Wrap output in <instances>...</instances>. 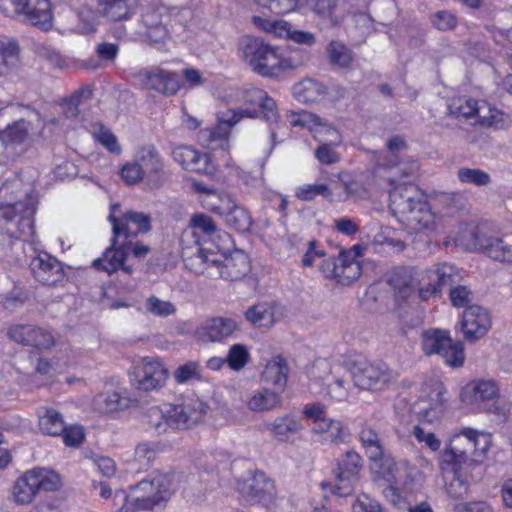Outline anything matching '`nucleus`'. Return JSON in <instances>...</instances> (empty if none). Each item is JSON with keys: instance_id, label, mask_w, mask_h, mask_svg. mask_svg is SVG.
Segmentation results:
<instances>
[{"instance_id": "obj_55", "label": "nucleus", "mask_w": 512, "mask_h": 512, "mask_svg": "<svg viewBox=\"0 0 512 512\" xmlns=\"http://www.w3.org/2000/svg\"><path fill=\"white\" fill-rule=\"evenodd\" d=\"M361 467V456L354 451H347L342 456V458L338 460L337 469L335 472L341 473V475L358 477Z\"/></svg>"}, {"instance_id": "obj_6", "label": "nucleus", "mask_w": 512, "mask_h": 512, "mask_svg": "<svg viewBox=\"0 0 512 512\" xmlns=\"http://www.w3.org/2000/svg\"><path fill=\"white\" fill-rule=\"evenodd\" d=\"M240 51L243 60L252 71L263 77H277L281 72L297 67L290 58L282 57L277 47L261 38L243 37L240 42Z\"/></svg>"}, {"instance_id": "obj_20", "label": "nucleus", "mask_w": 512, "mask_h": 512, "mask_svg": "<svg viewBox=\"0 0 512 512\" xmlns=\"http://www.w3.org/2000/svg\"><path fill=\"white\" fill-rule=\"evenodd\" d=\"M30 269L33 277L44 285H56L65 276L61 262L46 252L31 260Z\"/></svg>"}, {"instance_id": "obj_15", "label": "nucleus", "mask_w": 512, "mask_h": 512, "mask_svg": "<svg viewBox=\"0 0 512 512\" xmlns=\"http://www.w3.org/2000/svg\"><path fill=\"white\" fill-rule=\"evenodd\" d=\"M455 277L456 269L448 263L437 264L427 269L420 281V298L428 300L438 295L442 287L452 285L455 282Z\"/></svg>"}, {"instance_id": "obj_42", "label": "nucleus", "mask_w": 512, "mask_h": 512, "mask_svg": "<svg viewBox=\"0 0 512 512\" xmlns=\"http://www.w3.org/2000/svg\"><path fill=\"white\" fill-rule=\"evenodd\" d=\"M280 405V394L268 389L256 391L247 402L248 408L254 412L273 410Z\"/></svg>"}, {"instance_id": "obj_3", "label": "nucleus", "mask_w": 512, "mask_h": 512, "mask_svg": "<svg viewBox=\"0 0 512 512\" xmlns=\"http://www.w3.org/2000/svg\"><path fill=\"white\" fill-rule=\"evenodd\" d=\"M23 182L18 176L6 180L0 187V203L5 207L4 217L17 223L20 235H33V216L36 199L32 189L23 190Z\"/></svg>"}, {"instance_id": "obj_5", "label": "nucleus", "mask_w": 512, "mask_h": 512, "mask_svg": "<svg viewBox=\"0 0 512 512\" xmlns=\"http://www.w3.org/2000/svg\"><path fill=\"white\" fill-rule=\"evenodd\" d=\"M208 411V405L197 397L187 398L181 404L163 411L157 406L147 411L148 424L158 434L167 433L170 427L189 429L199 423Z\"/></svg>"}, {"instance_id": "obj_8", "label": "nucleus", "mask_w": 512, "mask_h": 512, "mask_svg": "<svg viewBox=\"0 0 512 512\" xmlns=\"http://www.w3.org/2000/svg\"><path fill=\"white\" fill-rule=\"evenodd\" d=\"M354 385L362 390L383 391L398 379V373L382 361L358 359L348 363Z\"/></svg>"}, {"instance_id": "obj_53", "label": "nucleus", "mask_w": 512, "mask_h": 512, "mask_svg": "<svg viewBox=\"0 0 512 512\" xmlns=\"http://www.w3.org/2000/svg\"><path fill=\"white\" fill-rule=\"evenodd\" d=\"M226 361L231 370H242L250 361V352L247 346L240 343L233 344L228 350Z\"/></svg>"}, {"instance_id": "obj_37", "label": "nucleus", "mask_w": 512, "mask_h": 512, "mask_svg": "<svg viewBox=\"0 0 512 512\" xmlns=\"http://www.w3.org/2000/svg\"><path fill=\"white\" fill-rule=\"evenodd\" d=\"M264 426L267 431L281 441L288 440L302 429L301 423L290 414L277 417L274 421L265 423Z\"/></svg>"}, {"instance_id": "obj_17", "label": "nucleus", "mask_w": 512, "mask_h": 512, "mask_svg": "<svg viewBox=\"0 0 512 512\" xmlns=\"http://www.w3.org/2000/svg\"><path fill=\"white\" fill-rule=\"evenodd\" d=\"M171 156L184 170L204 175H214L216 171V166L208 154L201 153L190 146L180 145L175 147Z\"/></svg>"}, {"instance_id": "obj_28", "label": "nucleus", "mask_w": 512, "mask_h": 512, "mask_svg": "<svg viewBox=\"0 0 512 512\" xmlns=\"http://www.w3.org/2000/svg\"><path fill=\"white\" fill-rule=\"evenodd\" d=\"M182 259L185 267L194 273L203 274L210 278H214L218 274L216 272L217 265H219L218 253L214 251L203 248L192 253L186 251Z\"/></svg>"}, {"instance_id": "obj_2", "label": "nucleus", "mask_w": 512, "mask_h": 512, "mask_svg": "<svg viewBox=\"0 0 512 512\" xmlns=\"http://www.w3.org/2000/svg\"><path fill=\"white\" fill-rule=\"evenodd\" d=\"M488 448L489 437L486 434L465 428L451 438L448 448L440 457V469L470 468L480 464Z\"/></svg>"}, {"instance_id": "obj_34", "label": "nucleus", "mask_w": 512, "mask_h": 512, "mask_svg": "<svg viewBox=\"0 0 512 512\" xmlns=\"http://www.w3.org/2000/svg\"><path fill=\"white\" fill-rule=\"evenodd\" d=\"M246 493L255 502L269 504L275 496L274 483L263 472H257L247 481Z\"/></svg>"}, {"instance_id": "obj_58", "label": "nucleus", "mask_w": 512, "mask_h": 512, "mask_svg": "<svg viewBox=\"0 0 512 512\" xmlns=\"http://www.w3.org/2000/svg\"><path fill=\"white\" fill-rule=\"evenodd\" d=\"M252 22L255 26L263 29L264 31L274 33L279 37H288L291 32L290 24L284 20L271 21L260 16H253Z\"/></svg>"}, {"instance_id": "obj_63", "label": "nucleus", "mask_w": 512, "mask_h": 512, "mask_svg": "<svg viewBox=\"0 0 512 512\" xmlns=\"http://www.w3.org/2000/svg\"><path fill=\"white\" fill-rule=\"evenodd\" d=\"M430 21L432 25L439 31L452 30L458 24L456 16L447 10H441L431 14Z\"/></svg>"}, {"instance_id": "obj_47", "label": "nucleus", "mask_w": 512, "mask_h": 512, "mask_svg": "<svg viewBox=\"0 0 512 512\" xmlns=\"http://www.w3.org/2000/svg\"><path fill=\"white\" fill-rule=\"evenodd\" d=\"M65 422L60 412L53 408H45L39 415L40 430L50 436H59L64 431Z\"/></svg>"}, {"instance_id": "obj_25", "label": "nucleus", "mask_w": 512, "mask_h": 512, "mask_svg": "<svg viewBox=\"0 0 512 512\" xmlns=\"http://www.w3.org/2000/svg\"><path fill=\"white\" fill-rule=\"evenodd\" d=\"M218 264L214 278H222L237 281L246 276L250 271L248 257L243 252H236L230 256L218 254Z\"/></svg>"}, {"instance_id": "obj_62", "label": "nucleus", "mask_w": 512, "mask_h": 512, "mask_svg": "<svg viewBox=\"0 0 512 512\" xmlns=\"http://www.w3.org/2000/svg\"><path fill=\"white\" fill-rule=\"evenodd\" d=\"M358 477L350 475H341V473L335 472V480L331 486V492L340 497L350 495L354 490V485L357 482Z\"/></svg>"}, {"instance_id": "obj_22", "label": "nucleus", "mask_w": 512, "mask_h": 512, "mask_svg": "<svg viewBox=\"0 0 512 512\" xmlns=\"http://www.w3.org/2000/svg\"><path fill=\"white\" fill-rule=\"evenodd\" d=\"M143 86L164 96L175 95L180 89V80L175 72L153 68L140 74Z\"/></svg>"}, {"instance_id": "obj_16", "label": "nucleus", "mask_w": 512, "mask_h": 512, "mask_svg": "<svg viewBox=\"0 0 512 512\" xmlns=\"http://www.w3.org/2000/svg\"><path fill=\"white\" fill-rule=\"evenodd\" d=\"M168 371L163 364L153 358H144L141 365L134 368L133 381L137 389L151 391L161 388L166 382Z\"/></svg>"}, {"instance_id": "obj_35", "label": "nucleus", "mask_w": 512, "mask_h": 512, "mask_svg": "<svg viewBox=\"0 0 512 512\" xmlns=\"http://www.w3.org/2000/svg\"><path fill=\"white\" fill-rule=\"evenodd\" d=\"M20 64V47L15 39L0 41V76L17 70Z\"/></svg>"}, {"instance_id": "obj_38", "label": "nucleus", "mask_w": 512, "mask_h": 512, "mask_svg": "<svg viewBox=\"0 0 512 512\" xmlns=\"http://www.w3.org/2000/svg\"><path fill=\"white\" fill-rule=\"evenodd\" d=\"M358 438L371 461L383 457V444L378 433L371 425L364 423L359 430Z\"/></svg>"}, {"instance_id": "obj_29", "label": "nucleus", "mask_w": 512, "mask_h": 512, "mask_svg": "<svg viewBox=\"0 0 512 512\" xmlns=\"http://www.w3.org/2000/svg\"><path fill=\"white\" fill-rule=\"evenodd\" d=\"M98 16L109 22L130 20L135 14L134 0H96Z\"/></svg>"}, {"instance_id": "obj_61", "label": "nucleus", "mask_w": 512, "mask_h": 512, "mask_svg": "<svg viewBox=\"0 0 512 512\" xmlns=\"http://www.w3.org/2000/svg\"><path fill=\"white\" fill-rule=\"evenodd\" d=\"M303 257L301 265L303 267H312L316 260H320L326 256L325 250L321 247L320 243L316 240H309L303 243Z\"/></svg>"}, {"instance_id": "obj_64", "label": "nucleus", "mask_w": 512, "mask_h": 512, "mask_svg": "<svg viewBox=\"0 0 512 512\" xmlns=\"http://www.w3.org/2000/svg\"><path fill=\"white\" fill-rule=\"evenodd\" d=\"M174 378L180 384L186 383L192 379L199 380L201 378L199 363L195 361H189L183 365H180L174 371Z\"/></svg>"}, {"instance_id": "obj_52", "label": "nucleus", "mask_w": 512, "mask_h": 512, "mask_svg": "<svg viewBox=\"0 0 512 512\" xmlns=\"http://www.w3.org/2000/svg\"><path fill=\"white\" fill-rule=\"evenodd\" d=\"M229 208L230 209L222 216L227 225L240 232L248 231L252 224L251 217L248 212L244 208L236 205L234 202L233 207Z\"/></svg>"}, {"instance_id": "obj_41", "label": "nucleus", "mask_w": 512, "mask_h": 512, "mask_svg": "<svg viewBox=\"0 0 512 512\" xmlns=\"http://www.w3.org/2000/svg\"><path fill=\"white\" fill-rule=\"evenodd\" d=\"M313 432L322 436V441L335 443L345 437L344 427L341 421L329 417L319 419L312 426Z\"/></svg>"}, {"instance_id": "obj_26", "label": "nucleus", "mask_w": 512, "mask_h": 512, "mask_svg": "<svg viewBox=\"0 0 512 512\" xmlns=\"http://www.w3.org/2000/svg\"><path fill=\"white\" fill-rule=\"evenodd\" d=\"M133 400L127 389L120 388L115 390H107L98 394L94 400V408L103 414L116 413L123 411L134 405Z\"/></svg>"}, {"instance_id": "obj_33", "label": "nucleus", "mask_w": 512, "mask_h": 512, "mask_svg": "<svg viewBox=\"0 0 512 512\" xmlns=\"http://www.w3.org/2000/svg\"><path fill=\"white\" fill-rule=\"evenodd\" d=\"M173 474L155 472L149 479L139 482L140 490L149 493L151 496H159V503L166 501L173 493Z\"/></svg>"}, {"instance_id": "obj_31", "label": "nucleus", "mask_w": 512, "mask_h": 512, "mask_svg": "<svg viewBox=\"0 0 512 512\" xmlns=\"http://www.w3.org/2000/svg\"><path fill=\"white\" fill-rule=\"evenodd\" d=\"M244 317L253 327L270 329L279 319V307L274 302H258L245 310Z\"/></svg>"}, {"instance_id": "obj_56", "label": "nucleus", "mask_w": 512, "mask_h": 512, "mask_svg": "<svg viewBox=\"0 0 512 512\" xmlns=\"http://www.w3.org/2000/svg\"><path fill=\"white\" fill-rule=\"evenodd\" d=\"M203 206L211 212L220 215L221 217L225 212L233 207V200L230 196L218 193H210L202 200Z\"/></svg>"}, {"instance_id": "obj_7", "label": "nucleus", "mask_w": 512, "mask_h": 512, "mask_svg": "<svg viewBox=\"0 0 512 512\" xmlns=\"http://www.w3.org/2000/svg\"><path fill=\"white\" fill-rule=\"evenodd\" d=\"M462 402L473 409L505 417L510 404L500 397L498 383L491 378H477L461 390Z\"/></svg>"}, {"instance_id": "obj_36", "label": "nucleus", "mask_w": 512, "mask_h": 512, "mask_svg": "<svg viewBox=\"0 0 512 512\" xmlns=\"http://www.w3.org/2000/svg\"><path fill=\"white\" fill-rule=\"evenodd\" d=\"M469 468L466 467H455V469L441 470L444 474H451L452 477L446 483L447 495L455 500L463 499L468 495L469 492V481L466 477Z\"/></svg>"}, {"instance_id": "obj_46", "label": "nucleus", "mask_w": 512, "mask_h": 512, "mask_svg": "<svg viewBox=\"0 0 512 512\" xmlns=\"http://www.w3.org/2000/svg\"><path fill=\"white\" fill-rule=\"evenodd\" d=\"M326 55L333 67L347 68L353 61L352 51L339 40H332L328 43Z\"/></svg>"}, {"instance_id": "obj_49", "label": "nucleus", "mask_w": 512, "mask_h": 512, "mask_svg": "<svg viewBox=\"0 0 512 512\" xmlns=\"http://www.w3.org/2000/svg\"><path fill=\"white\" fill-rule=\"evenodd\" d=\"M414 274L411 267H396L387 275V283L404 296L412 287Z\"/></svg>"}, {"instance_id": "obj_18", "label": "nucleus", "mask_w": 512, "mask_h": 512, "mask_svg": "<svg viewBox=\"0 0 512 512\" xmlns=\"http://www.w3.org/2000/svg\"><path fill=\"white\" fill-rule=\"evenodd\" d=\"M137 160L143 167L142 171L147 183L153 188L162 186L167 178V173L163 158L157 148L154 145L142 147L138 152Z\"/></svg>"}, {"instance_id": "obj_44", "label": "nucleus", "mask_w": 512, "mask_h": 512, "mask_svg": "<svg viewBox=\"0 0 512 512\" xmlns=\"http://www.w3.org/2000/svg\"><path fill=\"white\" fill-rule=\"evenodd\" d=\"M31 478L33 474L28 470L16 480L13 486V497L16 503L29 504L35 498L38 490Z\"/></svg>"}, {"instance_id": "obj_51", "label": "nucleus", "mask_w": 512, "mask_h": 512, "mask_svg": "<svg viewBox=\"0 0 512 512\" xmlns=\"http://www.w3.org/2000/svg\"><path fill=\"white\" fill-rule=\"evenodd\" d=\"M339 366H334L331 370V379L327 378V393L336 401H345L349 398L350 384L343 377L337 375Z\"/></svg>"}, {"instance_id": "obj_12", "label": "nucleus", "mask_w": 512, "mask_h": 512, "mask_svg": "<svg viewBox=\"0 0 512 512\" xmlns=\"http://www.w3.org/2000/svg\"><path fill=\"white\" fill-rule=\"evenodd\" d=\"M118 208L117 204L111 206L114 211ZM112 224L114 241L121 238H136L140 233H147L151 229V218L142 212L127 211L122 217L118 218L111 212L108 216Z\"/></svg>"}, {"instance_id": "obj_50", "label": "nucleus", "mask_w": 512, "mask_h": 512, "mask_svg": "<svg viewBox=\"0 0 512 512\" xmlns=\"http://www.w3.org/2000/svg\"><path fill=\"white\" fill-rule=\"evenodd\" d=\"M30 472L33 474L31 479L35 483L38 492H52L60 487V477L54 471L45 468H34Z\"/></svg>"}, {"instance_id": "obj_39", "label": "nucleus", "mask_w": 512, "mask_h": 512, "mask_svg": "<svg viewBox=\"0 0 512 512\" xmlns=\"http://www.w3.org/2000/svg\"><path fill=\"white\" fill-rule=\"evenodd\" d=\"M325 93V87L314 79H304L293 86V96L302 103L317 102Z\"/></svg>"}, {"instance_id": "obj_60", "label": "nucleus", "mask_w": 512, "mask_h": 512, "mask_svg": "<svg viewBox=\"0 0 512 512\" xmlns=\"http://www.w3.org/2000/svg\"><path fill=\"white\" fill-rule=\"evenodd\" d=\"M94 137L103 145L109 152L114 154L121 153V146L115 134L103 125H99L94 130Z\"/></svg>"}, {"instance_id": "obj_30", "label": "nucleus", "mask_w": 512, "mask_h": 512, "mask_svg": "<svg viewBox=\"0 0 512 512\" xmlns=\"http://www.w3.org/2000/svg\"><path fill=\"white\" fill-rule=\"evenodd\" d=\"M310 7L325 27H337L345 18L348 9L339 0H313Z\"/></svg>"}, {"instance_id": "obj_43", "label": "nucleus", "mask_w": 512, "mask_h": 512, "mask_svg": "<svg viewBox=\"0 0 512 512\" xmlns=\"http://www.w3.org/2000/svg\"><path fill=\"white\" fill-rule=\"evenodd\" d=\"M361 275L360 263L351 255L350 252L342 251L340 253V265L337 275V282L342 285H349L357 280Z\"/></svg>"}, {"instance_id": "obj_59", "label": "nucleus", "mask_w": 512, "mask_h": 512, "mask_svg": "<svg viewBox=\"0 0 512 512\" xmlns=\"http://www.w3.org/2000/svg\"><path fill=\"white\" fill-rule=\"evenodd\" d=\"M159 452V443L143 442L135 448L134 458L142 467H149Z\"/></svg>"}, {"instance_id": "obj_23", "label": "nucleus", "mask_w": 512, "mask_h": 512, "mask_svg": "<svg viewBox=\"0 0 512 512\" xmlns=\"http://www.w3.org/2000/svg\"><path fill=\"white\" fill-rule=\"evenodd\" d=\"M238 325L235 320L225 317H213L205 320L196 330L198 338L204 342H220L230 337Z\"/></svg>"}, {"instance_id": "obj_11", "label": "nucleus", "mask_w": 512, "mask_h": 512, "mask_svg": "<svg viewBox=\"0 0 512 512\" xmlns=\"http://www.w3.org/2000/svg\"><path fill=\"white\" fill-rule=\"evenodd\" d=\"M169 15L160 7L149 5L142 8L136 35L150 45H163L170 39Z\"/></svg>"}, {"instance_id": "obj_21", "label": "nucleus", "mask_w": 512, "mask_h": 512, "mask_svg": "<svg viewBox=\"0 0 512 512\" xmlns=\"http://www.w3.org/2000/svg\"><path fill=\"white\" fill-rule=\"evenodd\" d=\"M113 501L119 512H139L151 510L159 504V496L144 493V490H140L138 483L132 488L130 494L124 490L116 491Z\"/></svg>"}, {"instance_id": "obj_48", "label": "nucleus", "mask_w": 512, "mask_h": 512, "mask_svg": "<svg viewBox=\"0 0 512 512\" xmlns=\"http://www.w3.org/2000/svg\"><path fill=\"white\" fill-rule=\"evenodd\" d=\"M475 124L496 129L505 126L504 113L495 107H491L486 101H480Z\"/></svg>"}, {"instance_id": "obj_10", "label": "nucleus", "mask_w": 512, "mask_h": 512, "mask_svg": "<svg viewBox=\"0 0 512 512\" xmlns=\"http://www.w3.org/2000/svg\"><path fill=\"white\" fill-rule=\"evenodd\" d=\"M422 350L425 355H439L451 368H460L465 362L464 345L453 341L447 330L431 328L422 333Z\"/></svg>"}, {"instance_id": "obj_54", "label": "nucleus", "mask_w": 512, "mask_h": 512, "mask_svg": "<svg viewBox=\"0 0 512 512\" xmlns=\"http://www.w3.org/2000/svg\"><path fill=\"white\" fill-rule=\"evenodd\" d=\"M144 308L147 313L160 318H166L176 313V307L172 302L162 300L154 295L146 299Z\"/></svg>"}, {"instance_id": "obj_19", "label": "nucleus", "mask_w": 512, "mask_h": 512, "mask_svg": "<svg viewBox=\"0 0 512 512\" xmlns=\"http://www.w3.org/2000/svg\"><path fill=\"white\" fill-rule=\"evenodd\" d=\"M490 328L491 318L485 308L478 305H470L464 310L461 329L466 340L476 341L485 336Z\"/></svg>"}, {"instance_id": "obj_57", "label": "nucleus", "mask_w": 512, "mask_h": 512, "mask_svg": "<svg viewBox=\"0 0 512 512\" xmlns=\"http://www.w3.org/2000/svg\"><path fill=\"white\" fill-rule=\"evenodd\" d=\"M457 177L461 183L473 184L475 186H485L491 181L490 175L475 168L462 167L457 171Z\"/></svg>"}, {"instance_id": "obj_32", "label": "nucleus", "mask_w": 512, "mask_h": 512, "mask_svg": "<svg viewBox=\"0 0 512 512\" xmlns=\"http://www.w3.org/2000/svg\"><path fill=\"white\" fill-rule=\"evenodd\" d=\"M30 125L24 119L8 124L0 129V135L8 148H11L16 160L26 151V141L29 137Z\"/></svg>"}, {"instance_id": "obj_9", "label": "nucleus", "mask_w": 512, "mask_h": 512, "mask_svg": "<svg viewBox=\"0 0 512 512\" xmlns=\"http://www.w3.org/2000/svg\"><path fill=\"white\" fill-rule=\"evenodd\" d=\"M0 11L8 17H20L23 23L42 31L53 27L50 0H0Z\"/></svg>"}, {"instance_id": "obj_40", "label": "nucleus", "mask_w": 512, "mask_h": 512, "mask_svg": "<svg viewBox=\"0 0 512 512\" xmlns=\"http://www.w3.org/2000/svg\"><path fill=\"white\" fill-rule=\"evenodd\" d=\"M288 370L287 361L281 356H275L266 364L262 372V379L283 388L287 382Z\"/></svg>"}, {"instance_id": "obj_27", "label": "nucleus", "mask_w": 512, "mask_h": 512, "mask_svg": "<svg viewBox=\"0 0 512 512\" xmlns=\"http://www.w3.org/2000/svg\"><path fill=\"white\" fill-rule=\"evenodd\" d=\"M125 251L123 250L121 239L114 241V235L111 239V245L105 250L103 256L94 260L93 266L98 270H103L108 274L122 269L125 273H132V266L126 265Z\"/></svg>"}, {"instance_id": "obj_24", "label": "nucleus", "mask_w": 512, "mask_h": 512, "mask_svg": "<svg viewBox=\"0 0 512 512\" xmlns=\"http://www.w3.org/2000/svg\"><path fill=\"white\" fill-rule=\"evenodd\" d=\"M475 245L479 251L492 260L512 264V244L508 243L504 238L493 235L476 234Z\"/></svg>"}, {"instance_id": "obj_13", "label": "nucleus", "mask_w": 512, "mask_h": 512, "mask_svg": "<svg viewBox=\"0 0 512 512\" xmlns=\"http://www.w3.org/2000/svg\"><path fill=\"white\" fill-rule=\"evenodd\" d=\"M308 121L314 123L315 126L323 127L326 133L330 136V139L315 150L316 159L324 165L335 164L340 161L339 154L334 150L335 146H338L342 139L341 135L332 127L323 125L321 118L314 114L304 113L302 115L293 116L291 124L293 126H304Z\"/></svg>"}, {"instance_id": "obj_45", "label": "nucleus", "mask_w": 512, "mask_h": 512, "mask_svg": "<svg viewBox=\"0 0 512 512\" xmlns=\"http://www.w3.org/2000/svg\"><path fill=\"white\" fill-rule=\"evenodd\" d=\"M480 101L467 97H458L451 100L448 105L449 114L458 120L475 119Z\"/></svg>"}, {"instance_id": "obj_4", "label": "nucleus", "mask_w": 512, "mask_h": 512, "mask_svg": "<svg viewBox=\"0 0 512 512\" xmlns=\"http://www.w3.org/2000/svg\"><path fill=\"white\" fill-rule=\"evenodd\" d=\"M241 100L247 106L223 113L219 118L220 124L232 127L243 117L256 118L260 114L269 124H276L279 120V113L276 102L264 90L251 87L242 91ZM221 125L210 132L212 141L226 137V132L220 133Z\"/></svg>"}, {"instance_id": "obj_1", "label": "nucleus", "mask_w": 512, "mask_h": 512, "mask_svg": "<svg viewBox=\"0 0 512 512\" xmlns=\"http://www.w3.org/2000/svg\"><path fill=\"white\" fill-rule=\"evenodd\" d=\"M416 165L402 167L397 157L388 159V155H379L373 169L375 185L389 193L390 208L400 215L416 230L436 232L446 217H451L457 208L453 205L454 196L442 194L436 202L443 209L436 212L427 202L424 194L410 182L399 183L403 177L411 175Z\"/></svg>"}, {"instance_id": "obj_14", "label": "nucleus", "mask_w": 512, "mask_h": 512, "mask_svg": "<svg viewBox=\"0 0 512 512\" xmlns=\"http://www.w3.org/2000/svg\"><path fill=\"white\" fill-rule=\"evenodd\" d=\"M7 337L23 346L37 350L50 349L55 341L51 332L33 324H14L8 327Z\"/></svg>"}]
</instances>
